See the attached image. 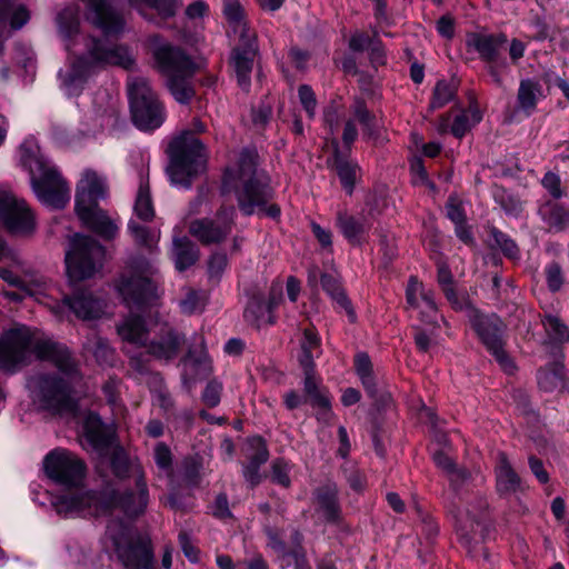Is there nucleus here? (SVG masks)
<instances>
[{
    "label": "nucleus",
    "instance_id": "obj_1",
    "mask_svg": "<svg viewBox=\"0 0 569 569\" xmlns=\"http://www.w3.org/2000/svg\"><path fill=\"white\" fill-rule=\"evenodd\" d=\"M33 355L38 359L52 361L63 377L42 372L29 377L27 389L32 406L52 415L74 413L77 401L72 386L80 375L68 348L48 339H37L26 326L14 327L0 336L1 371L16 372Z\"/></svg>",
    "mask_w": 569,
    "mask_h": 569
},
{
    "label": "nucleus",
    "instance_id": "obj_2",
    "mask_svg": "<svg viewBox=\"0 0 569 569\" xmlns=\"http://www.w3.org/2000/svg\"><path fill=\"white\" fill-rule=\"evenodd\" d=\"M56 22L66 50L74 56L70 66L59 72L68 96L78 94L87 79L100 67L118 66L129 70L134 66V58L127 47L84 38L80 33L78 8H64L58 13Z\"/></svg>",
    "mask_w": 569,
    "mask_h": 569
},
{
    "label": "nucleus",
    "instance_id": "obj_3",
    "mask_svg": "<svg viewBox=\"0 0 569 569\" xmlns=\"http://www.w3.org/2000/svg\"><path fill=\"white\" fill-rule=\"evenodd\" d=\"M222 188L223 192L234 191L239 209L246 216L258 213L277 218L280 214L277 204L267 206L272 192L267 176L258 169L253 151L241 152L234 166L227 169Z\"/></svg>",
    "mask_w": 569,
    "mask_h": 569
},
{
    "label": "nucleus",
    "instance_id": "obj_4",
    "mask_svg": "<svg viewBox=\"0 0 569 569\" xmlns=\"http://www.w3.org/2000/svg\"><path fill=\"white\" fill-rule=\"evenodd\" d=\"M20 161L30 173L31 186L43 204L62 209L70 201V188L60 172L40 152L33 138L20 146Z\"/></svg>",
    "mask_w": 569,
    "mask_h": 569
},
{
    "label": "nucleus",
    "instance_id": "obj_5",
    "mask_svg": "<svg viewBox=\"0 0 569 569\" xmlns=\"http://www.w3.org/2000/svg\"><path fill=\"white\" fill-rule=\"evenodd\" d=\"M106 178L97 171L86 169L76 190V213L80 221L106 239H112L118 232L117 223L99 207L107 197Z\"/></svg>",
    "mask_w": 569,
    "mask_h": 569
},
{
    "label": "nucleus",
    "instance_id": "obj_6",
    "mask_svg": "<svg viewBox=\"0 0 569 569\" xmlns=\"http://www.w3.org/2000/svg\"><path fill=\"white\" fill-rule=\"evenodd\" d=\"M170 164L167 169L171 183L189 188L192 177L204 167V147L190 131H184L169 144Z\"/></svg>",
    "mask_w": 569,
    "mask_h": 569
},
{
    "label": "nucleus",
    "instance_id": "obj_7",
    "mask_svg": "<svg viewBox=\"0 0 569 569\" xmlns=\"http://www.w3.org/2000/svg\"><path fill=\"white\" fill-rule=\"evenodd\" d=\"M154 331L159 337L147 346L148 352L158 359L169 360L178 355L183 338L168 323L146 328L139 317L127 318L119 327L121 339L134 346H146L147 335Z\"/></svg>",
    "mask_w": 569,
    "mask_h": 569
},
{
    "label": "nucleus",
    "instance_id": "obj_8",
    "mask_svg": "<svg viewBox=\"0 0 569 569\" xmlns=\"http://www.w3.org/2000/svg\"><path fill=\"white\" fill-rule=\"evenodd\" d=\"M153 57L158 69L167 77V86L179 103H187L193 97V89L188 82L194 72L193 62L179 49L168 43L153 46Z\"/></svg>",
    "mask_w": 569,
    "mask_h": 569
},
{
    "label": "nucleus",
    "instance_id": "obj_9",
    "mask_svg": "<svg viewBox=\"0 0 569 569\" xmlns=\"http://www.w3.org/2000/svg\"><path fill=\"white\" fill-rule=\"evenodd\" d=\"M106 538L124 569H156L148 539L133 533L122 521H110Z\"/></svg>",
    "mask_w": 569,
    "mask_h": 569
},
{
    "label": "nucleus",
    "instance_id": "obj_10",
    "mask_svg": "<svg viewBox=\"0 0 569 569\" xmlns=\"http://www.w3.org/2000/svg\"><path fill=\"white\" fill-rule=\"evenodd\" d=\"M64 260L70 281H81L99 272L104 260V249L88 236L74 234L69 240Z\"/></svg>",
    "mask_w": 569,
    "mask_h": 569
},
{
    "label": "nucleus",
    "instance_id": "obj_11",
    "mask_svg": "<svg viewBox=\"0 0 569 569\" xmlns=\"http://www.w3.org/2000/svg\"><path fill=\"white\" fill-rule=\"evenodd\" d=\"M127 86L134 124L142 130L159 128L164 120V111L148 80L130 77Z\"/></svg>",
    "mask_w": 569,
    "mask_h": 569
},
{
    "label": "nucleus",
    "instance_id": "obj_12",
    "mask_svg": "<svg viewBox=\"0 0 569 569\" xmlns=\"http://www.w3.org/2000/svg\"><path fill=\"white\" fill-rule=\"evenodd\" d=\"M156 268L147 260H132L121 274L117 289L123 301L128 305H142L157 295V284L153 280Z\"/></svg>",
    "mask_w": 569,
    "mask_h": 569
},
{
    "label": "nucleus",
    "instance_id": "obj_13",
    "mask_svg": "<svg viewBox=\"0 0 569 569\" xmlns=\"http://www.w3.org/2000/svg\"><path fill=\"white\" fill-rule=\"evenodd\" d=\"M43 468L52 481L67 488L80 486L86 475L83 461L66 449L50 451L44 457Z\"/></svg>",
    "mask_w": 569,
    "mask_h": 569
},
{
    "label": "nucleus",
    "instance_id": "obj_14",
    "mask_svg": "<svg viewBox=\"0 0 569 569\" xmlns=\"http://www.w3.org/2000/svg\"><path fill=\"white\" fill-rule=\"evenodd\" d=\"M113 502V491L106 488L102 492L80 491L62 496L56 502L58 513L64 517L99 516L110 510Z\"/></svg>",
    "mask_w": 569,
    "mask_h": 569
},
{
    "label": "nucleus",
    "instance_id": "obj_15",
    "mask_svg": "<svg viewBox=\"0 0 569 569\" xmlns=\"http://www.w3.org/2000/svg\"><path fill=\"white\" fill-rule=\"evenodd\" d=\"M471 322L479 338L500 367L507 373H512L516 367L503 349L502 335L505 326L501 319L496 315L485 316L473 311Z\"/></svg>",
    "mask_w": 569,
    "mask_h": 569
},
{
    "label": "nucleus",
    "instance_id": "obj_16",
    "mask_svg": "<svg viewBox=\"0 0 569 569\" xmlns=\"http://www.w3.org/2000/svg\"><path fill=\"white\" fill-rule=\"evenodd\" d=\"M236 210L232 206H222L213 219H196L189 224V233L202 244H216L231 232Z\"/></svg>",
    "mask_w": 569,
    "mask_h": 569
},
{
    "label": "nucleus",
    "instance_id": "obj_17",
    "mask_svg": "<svg viewBox=\"0 0 569 569\" xmlns=\"http://www.w3.org/2000/svg\"><path fill=\"white\" fill-rule=\"evenodd\" d=\"M0 220L16 234H29L36 228L33 213L26 201L7 191H0Z\"/></svg>",
    "mask_w": 569,
    "mask_h": 569
},
{
    "label": "nucleus",
    "instance_id": "obj_18",
    "mask_svg": "<svg viewBox=\"0 0 569 569\" xmlns=\"http://www.w3.org/2000/svg\"><path fill=\"white\" fill-rule=\"evenodd\" d=\"M86 18L106 37L117 36L123 29V20L109 7V0H83Z\"/></svg>",
    "mask_w": 569,
    "mask_h": 569
},
{
    "label": "nucleus",
    "instance_id": "obj_19",
    "mask_svg": "<svg viewBox=\"0 0 569 569\" xmlns=\"http://www.w3.org/2000/svg\"><path fill=\"white\" fill-rule=\"evenodd\" d=\"M238 46L233 49L231 63L237 74L238 83L242 90L250 87V73L257 57L256 36L248 34L247 38L237 39Z\"/></svg>",
    "mask_w": 569,
    "mask_h": 569
},
{
    "label": "nucleus",
    "instance_id": "obj_20",
    "mask_svg": "<svg viewBox=\"0 0 569 569\" xmlns=\"http://www.w3.org/2000/svg\"><path fill=\"white\" fill-rule=\"evenodd\" d=\"M281 296L282 287L280 284H272L268 301L260 297L251 298L243 312L246 321L256 328L272 325L274 322L272 312L281 300Z\"/></svg>",
    "mask_w": 569,
    "mask_h": 569
},
{
    "label": "nucleus",
    "instance_id": "obj_21",
    "mask_svg": "<svg viewBox=\"0 0 569 569\" xmlns=\"http://www.w3.org/2000/svg\"><path fill=\"white\" fill-rule=\"evenodd\" d=\"M30 17L29 8L20 0H0V56L10 31L21 29L28 23Z\"/></svg>",
    "mask_w": 569,
    "mask_h": 569
},
{
    "label": "nucleus",
    "instance_id": "obj_22",
    "mask_svg": "<svg viewBox=\"0 0 569 569\" xmlns=\"http://www.w3.org/2000/svg\"><path fill=\"white\" fill-rule=\"evenodd\" d=\"M486 502L481 501L476 513L469 509L459 510L457 515V531L460 541L466 546L469 552H473L475 547L482 541V518Z\"/></svg>",
    "mask_w": 569,
    "mask_h": 569
},
{
    "label": "nucleus",
    "instance_id": "obj_23",
    "mask_svg": "<svg viewBox=\"0 0 569 569\" xmlns=\"http://www.w3.org/2000/svg\"><path fill=\"white\" fill-rule=\"evenodd\" d=\"M107 489L113 491V502L110 505V509L119 508L130 517H136L144 511L148 503V489L143 476L139 471L136 475V489L133 491L120 493L118 489Z\"/></svg>",
    "mask_w": 569,
    "mask_h": 569
},
{
    "label": "nucleus",
    "instance_id": "obj_24",
    "mask_svg": "<svg viewBox=\"0 0 569 569\" xmlns=\"http://www.w3.org/2000/svg\"><path fill=\"white\" fill-rule=\"evenodd\" d=\"M406 296L407 302L412 308L419 310L422 321L438 325L439 319L442 320V318L438 315L437 305L435 302L432 292L426 289L417 278H410Z\"/></svg>",
    "mask_w": 569,
    "mask_h": 569
},
{
    "label": "nucleus",
    "instance_id": "obj_25",
    "mask_svg": "<svg viewBox=\"0 0 569 569\" xmlns=\"http://www.w3.org/2000/svg\"><path fill=\"white\" fill-rule=\"evenodd\" d=\"M22 271L23 269L20 262H16L11 269L0 267V278L16 288H21L26 293L36 296L41 290V280L30 272L20 274Z\"/></svg>",
    "mask_w": 569,
    "mask_h": 569
},
{
    "label": "nucleus",
    "instance_id": "obj_26",
    "mask_svg": "<svg viewBox=\"0 0 569 569\" xmlns=\"http://www.w3.org/2000/svg\"><path fill=\"white\" fill-rule=\"evenodd\" d=\"M337 226L345 238L352 244H361L366 241V236L370 229V222L365 216H351L339 213Z\"/></svg>",
    "mask_w": 569,
    "mask_h": 569
},
{
    "label": "nucleus",
    "instance_id": "obj_27",
    "mask_svg": "<svg viewBox=\"0 0 569 569\" xmlns=\"http://www.w3.org/2000/svg\"><path fill=\"white\" fill-rule=\"evenodd\" d=\"M496 478L497 489L502 495H512L521 490V479L503 452L497 456Z\"/></svg>",
    "mask_w": 569,
    "mask_h": 569
},
{
    "label": "nucleus",
    "instance_id": "obj_28",
    "mask_svg": "<svg viewBox=\"0 0 569 569\" xmlns=\"http://www.w3.org/2000/svg\"><path fill=\"white\" fill-rule=\"evenodd\" d=\"M64 302L76 313V316L83 320L97 319L102 313V302L90 292H80L72 298H67Z\"/></svg>",
    "mask_w": 569,
    "mask_h": 569
},
{
    "label": "nucleus",
    "instance_id": "obj_29",
    "mask_svg": "<svg viewBox=\"0 0 569 569\" xmlns=\"http://www.w3.org/2000/svg\"><path fill=\"white\" fill-rule=\"evenodd\" d=\"M171 258L176 268L183 271L196 263L199 258V251L196 244L187 237H173Z\"/></svg>",
    "mask_w": 569,
    "mask_h": 569
},
{
    "label": "nucleus",
    "instance_id": "obj_30",
    "mask_svg": "<svg viewBox=\"0 0 569 569\" xmlns=\"http://www.w3.org/2000/svg\"><path fill=\"white\" fill-rule=\"evenodd\" d=\"M223 14L234 39H242L247 38L248 34H254L247 27L243 18V9L239 0H223Z\"/></svg>",
    "mask_w": 569,
    "mask_h": 569
},
{
    "label": "nucleus",
    "instance_id": "obj_31",
    "mask_svg": "<svg viewBox=\"0 0 569 569\" xmlns=\"http://www.w3.org/2000/svg\"><path fill=\"white\" fill-rule=\"evenodd\" d=\"M506 42L507 37L503 33L476 36L472 40L475 49L489 63L498 60L499 50Z\"/></svg>",
    "mask_w": 569,
    "mask_h": 569
},
{
    "label": "nucleus",
    "instance_id": "obj_32",
    "mask_svg": "<svg viewBox=\"0 0 569 569\" xmlns=\"http://www.w3.org/2000/svg\"><path fill=\"white\" fill-rule=\"evenodd\" d=\"M335 154L329 163L337 171L343 188L351 193L356 183L359 167L357 163L345 159L337 150V142L333 141Z\"/></svg>",
    "mask_w": 569,
    "mask_h": 569
},
{
    "label": "nucleus",
    "instance_id": "obj_33",
    "mask_svg": "<svg viewBox=\"0 0 569 569\" xmlns=\"http://www.w3.org/2000/svg\"><path fill=\"white\" fill-rule=\"evenodd\" d=\"M321 284L332 300L346 311L349 320L353 322L356 320V312L338 279L331 274L325 273L321 276Z\"/></svg>",
    "mask_w": 569,
    "mask_h": 569
},
{
    "label": "nucleus",
    "instance_id": "obj_34",
    "mask_svg": "<svg viewBox=\"0 0 569 569\" xmlns=\"http://www.w3.org/2000/svg\"><path fill=\"white\" fill-rule=\"evenodd\" d=\"M482 119V112L477 104H471L467 110L458 114L450 127V132L462 138L473 126Z\"/></svg>",
    "mask_w": 569,
    "mask_h": 569
},
{
    "label": "nucleus",
    "instance_id": "obj_35",
    "mask_svg": "<svg viewBox=\"0 0 569 569\" xmlns=\"http://www.w3.org/2000/svg\"><path fill=\"white\" fill-rule=\"evenodd\" d=\"M130 6L139 11L144 18H149L147 10L152 9L163 18L174 14L178 3L177 0H128Z\"/></svg>",
    "mask_w": 569,
    "mask_h": 569
},
{
    "label": "nucleus",
    "instance_id": "obj_36",
    "mask_svg": "<svg viewBox=\"0 0 569 569\" xmlns=\"http://www.w3.org/2000/svg\"><path fill=\"white\" fill-rule=\"evenodd\" d=\"M542 96L541 86L531 80L525 79L520 81L518 90V102L521 109L531 111L536 108L537 101Z\"/></svg>",
    "mask_w": 569,
    "mask_h": 569
},
{
    "label": "nucleus",
    "instance_id": "obj_37",
    "mask_svg": "<svg viewBox=\"0 0 569 569\" xmlns=\"http://www.w3.org/2000/svg\"><path fill=\"white\" fill-rule=\"evenodd\" d=\"M134 214L143 220L150 221L154 217V209L149 192L148 183L141 180L134 201Z\"/></svg>",
    "mask_w": 569,
    "mask_h": 569
},
{
    "label": "nucleus",
    "instance_id": "obj_38",
    "mask_svg": "<svg viewBox=\"0 0 569 569\" xmlns=\"http://www.w3.org/2000/svg\"><path fill=\"white\" fill-rule=\"evenodd\" d=\"M319 511L327 521H338L340 509L336 499V490L327 488L318 493Z\"/></svg>",
    "mask_w": 569,
    "mask_h": 569
},
{
    "label": "nucleus",
    "instance_id": "obj_39",
    "mask_svg": "<svg viewBox=\"0 0 569 569\" xmlns=\"http://www.w3.org/2000/svg\"><path fill=\"white\" fill-rule=\"evenodd\" d=\"M319 348L320 338L318 335L310 329H306L301 340L300 365L302 368H313V357L319 351Z\"/></svg>",
    "mask_w": 569,
    "mask_h": 569
},
{
    "label": "nucleus",
    "instance_id": "obj_40",
    "mask_svg": "<svg viewBox=\"0 0 569 569\" xmlns=\"http://www.w3.org/2000/svg\"><path fill=\"white\" fill-rule=\"evenodd\" d=\"M128 228L138 244L146 247L149 250L157 248L160 240L159 230H149L148 228L137 223L133 220L129 221Z\"/></svg>",
    "mask_w": 569,
    "mask_h": 569
},
{
    "label": "nucleus",
    "instance_id": "obj_41",
    "mask_svg": "<svg viewBox=\"0 0 569 569\" xmlns=\"http://www.w3.org/2000/svg\"><path fill=\"white\" fill-rule=\"evenodd\" d=\"M563 367L561 365H553L550 368L541 369L538 372V385L543 391H555L562 387Z\"/></svg>",
    "mask_w": 569,
    "mask_h": 569
},
{
    "label": "nucleus",
    "instance_id": "obj_42",
    "mask_svg": "<svg viewBox=\"0 0 569 569\" xmlns=\"http://www.w3.org/2000/svg\"><path fill=\"white\" fill-rule=\"evenodd\" d=\"M83 433L93 448H101L106 443L102 423L94 413H88L84 418Z\"/></svg>",
    "mask_w": 569,
    "mask_h": 569
},
{
    "label": "nucleus",
    "instance_id": "obj_43",
    "mask_svg": "<svg viewBox=\"0 0 569 569\" xmlns=\"http://www.w3.org/2000/svg\"><path fill=\"white\" fill-rule=\"evenodd\" d=\"M353 118L362 124L366 136L369 138H378L380 129L379 123L376 117L368 111L363 102L357 101L353 104Z\"/></svg>",
    "mask_w": 569,
    "mask_h": 569
},
{
    "label": "nucleus",
    "instance_id": "obj_44",
    "mask_svg": "<svg viewBox=\"0 0 569 569\" xmlns=\"http://www.w3.org/2000/svg\"><path fill=\"white\" fill-rule=\"evenodd\" d=\"M84 349L91 352L96 360L102 365L111 363L113 359V350L109 347L108 342L97 335L84 343Z\"/></svg>",
    "mask_w": 569,
    "mask_h": 569
},
{
    "label": "nucleus",
    "instance_id": "obj_45",
    "mask_svg": "<svg viewBox=\"0 0 569 569\" xmlns=\"http://www.w3.org/2000/svg\"><path fill=\"white\" fill-rule=\"evenodd\" d=\"M438 282L452 307L456 309L462 308V303L455 291L452 274L445 263L438 266Z\"/></svg>",
    "mask_w": 569,
    "mask_h": 569
},
{
    "label": "nucleus",
    "instance_id": "obj_46",
    "mask_svg": "<svg viewBox=\"0 0 569 569\" xmlns=\"http://www.w3.org/2000/svg\"><path fill=\"white\" fill-rule=\"evenodd\" d=\"M456 93L455 81L440 80L433 89L432 100L430 102L431 109H439L451 101Z\"/></svg>",
    "mask_w": 569,
    "mask_h": 569
},
{
    "label": "nucleus",
    "instance_id": "obj_47",
    "mask_svg": "<svg viewBox=\"0 0 569 569\" xmlns=\"http://www.w3.org/2000/svg\"><path fill=\"white\" fill-rule=\"evenodd\" d=\"M355 365L357 375L359 376L363 387L371 396H373L375 379L372 376V365L369 357L366 353L357 355Z\"/></svg>",
    "mask_w": 569,
    "mask_h": 569
},
{
    "label": "nucleus",
    "instance_id": "obj_48",
    "mask_svg": "<svg viewBox=\"0 0 569 569\" xmlns=\"http://www.w3.org/2000/svg\"><path fill=\"white\" fill-rule=\"evenodd\" d=\"M542 323L551 340L556 342L569 340V329L557 316L547 315Z\"/></svg>",
    "mask_w": 569,
    "mask_h": 569
},
{
    "label": "nucleus",
    "instance_id": "obj_49",
    "mask_svg": "<svg viewBox=\"0 0 569 569\" xmlns=\"http://www.w3.org/2000/svg\"><path fill=\"white\" fill-rule=\"evenodd\" d=\"M228 267V258L226 253H212L207 263V274L210 282L217 284L220 282Z\"/></svg>",
    "mask_w": 569,
    "mask_h": 569
},
{
    "label": "nucleus",
    "instance_id": "obj_50",
    "mask_svg": "<svg viewBox=\"0 0 569 569\" xmlns=\"http://www.w3.org/2000/svg\"><path fill=\"white\" fill-rule=\"evenodd\" d=\"M543 216L550 228L563 230L569 227V210L557 204L543 210Z\"/></svg>",
    "mask_w": 569,
    "mask_h": 569
},
{
    "label": "nucleus",
    "instance_id": "obj_51",
    "mask_svg": "<svg viewBox=\"0 0 569 569\" xmlns=\"http://www.w3.org/2000/svg\"><path fill=\"white\" fill-rule=\"evenodd\" d=\"M305 370V392L311 405L326 403L328 398L318 389V380L313 375V368H303Z\"/></svg>",
    "mask_w": 569,
    "mask_h": 569
},
{
    "label": "nucleus",
    "instance_id": "obj_52",
    "mask_svg": "<svg viewBox=\"0 0 569 569\" xmlns=\"http://www.w3.org/2000/svg\"><path fill=\"white\" fill-rule=\"evenodd\" d=\"M247 445V458L250 462L263 465L268 460L269 452L262 438L252 437L248 440Z\"/></svg>",
    "mask_w": 569,
    "mask_h": 569
},
{
    "label": "nucleus",
    "instance_id": "obj_53",
    "mask_svg": "<svg viewBox=\"0 0 569 569\" xmlns=\"http://www.w3.org/2000/svg\"><path fill=\"white\" fill-rule=\"evenodd\" d=\"M204 301V296L200 292L193 289H188L186 297L180 301L179 307L182 313L192 315L203 308Z\"/></svg>",
    "mask_w": 569,
    "mask_h": 569
},
{
    "label": "nucleus",
    "instance_id": "obj_54",
    "mask_svg": "<svg viewBox=\"0 0 569 569\" xmlns=\"http://www.w3.org/2000/svg\"><path fill=\"white\" fill-rule=\"evenodd\" d=\"M491 236L493 239V243L498 246L508 258H519V250L517 244L507 234L493 229L491 231Z\"/></svg>",
    "mask_w": 569,
    "mask_h": 569
},
{
    "label": "nucleus",
    "instance_id": "obj_55",
    "mask_svg": "<svg viewBox=\"0 0 569 569\" xmlns=\"http://www.w3.org/2000/svg\"><path fill=\"white\" fill-rule=\"evenodd\" d=\"M271 478L272 481L283 487L290 486L289 470L290 466L282 459H277L272 463Z\"/></svg>",
    "mask_w": 569,
    "mask_h": 569
},
{
    "label": "nucleus",
    "instance_id": "obj_56",
    "mask_svg": "<svg viewBox=\"0 0 569 569\" xmlns=\"http://www.w3.org/2000/svg\"><path fill=\"white\" fill-rule=\"evenodd\" d=\"M222 390V386L218 381H211L207 385L202 399L209 407H216L220 401V393Z\"/></svg>",
    "mask_w": 569,
    "mask_h": 569
},
{
    "label": "nucleus",
    "instance_id": "obj_57",
    "mask_svg": "<svg viewBox=\"0 0 569 569\" xmlns=\"http://www.w3.org/2000/svg\"><path fill=\"white\" fill-rule=\"evenodd\" d=\"M447 216L456 224L459 226L466 222V214L460 202L450 198L447 206Z\"/></svg>",
    "mask_w": 569,
    "mask_h": 569
},
{
    "label": "nucleus",
    "instance_id": "obj_58",
    "mask_svg": "<svg viewBox=\"0 0 569 569\" xmlns=\"http://www.w3.org/2000/svg\"><path fill=\"white\" fill-rule=\"evenodd\" d=\"M299 99L309 117L315 116L316 98L310 87L301 86L299 88Z\"/></svg>",
    "mask_w": 569,
    "mask_h": 569
},
{
    "label": "nucleus",
    "instance_id": "obj_59",
    "mask_svg": "<svg viewBox=\"0 0 569 569\" xmlns=\"http://www.w3.org/2000/svg\"><path fill=\"white\" fill-rule=\"evenodd\" d=\"M542 186L556 199L561 198L563 194L560 186V178L558 174L553 172H548L545 174V177L542 178Z\"/></svg>",
    "mask_w": 569,
    "mask_h": 569
},
{
    "label": "nucleus",
    "instance_id": "obj_60",
    "mask_svg": "<svg viewBox=\"0 0 569 569\" xmlns=\"http://www.w3.org/2000/svg\"><path fill=\"white\" fill-rule=\"evenodd\" d=\"M547 282L552 291L560 289L562 284V272L558 263H550L546 269Z\"/></svg>",
    "mask_w": 569,
    "mask_h": 569
},
{
    "label": "nucleus",
    "instance_id": "obj_61",
    "mask_svg": "<svg viewBox=\"0 0 569 569\" xmlns=\"http://www.w3.org/2000/svg\"><path fill=\"white\" fill-rule=\"evenodd\" d=\"M154 460L160 469L168 470L171 466L170 449L162 442L154 448Z\"/></svg>",
    "mask_w": 569,
    "mask_h": 569
},
{
    "label": "nucleus",
    "instance_id": "obj_62",
    "mask_svg": "<svg viewBox=\"0 0 569 569\" xmlns=\"http://www.w3.org/2000/svg\"><path fill=\"white\" fill-rule=\"evenodd\" d=\"M529 467L531 472L541 483H547L549 481V473L545 469L543 463L540 459L531 456L529 457Z\"/></svg>",
    "mask_w": 569,
    "mask_h": 569
},
{
    "label": "nucleus",
    "instance_id": "obj_63",
    "mask_svg": "<svg viewBox=\"0 0 569 569\" xmlns=\"http://www.w3.org/2000/svg\"><path fill=\"white\" fill-rule=\"evenodd\" d=\"M261 466V463H257L253 461H248V463L244 466L243 477L251 486H256L260 482L261 476L259 469Z\"/></svg>",
    "mask_w": 569,
    "mask_h": 569
},
{
    "label": "nucleus",
    "instance_id": "obj_64",
    "mask_svg": "<svg viewBox=\"0 0 569 569\" xmlns=\"http://www.w3.org/2000/svg\"><path fill=\"white\" fill-rule=\"evenodd\" d=\"M490 76L498 86H502V73L509 70L507 62H491L488 67Z\"/></svg>",
    "mask_w": 569,
    "mask_h": 569
}]
</instances>
